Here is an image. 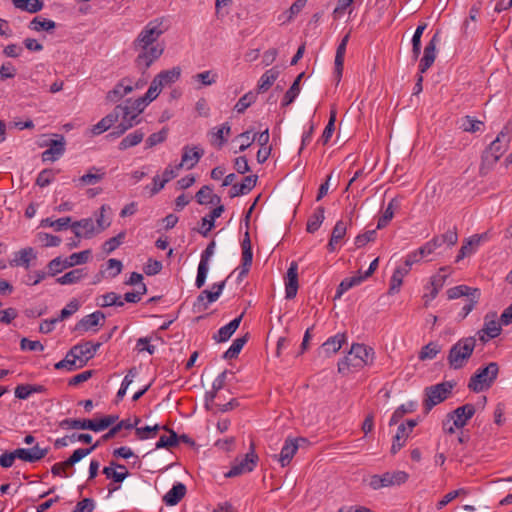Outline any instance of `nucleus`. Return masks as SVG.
<instances>
[{
    "label": "nucleus",
    "instance_id": "f257e3e1",
    "mask_svg": "<svg viewBox=\"0 0 512 512\" xmlns=\"http://www.w3.org/2000/svg\"><path fill=\"white\" fill-rule=\"evenodd\" d=\"M168 29L167 20L158 17L150 20L137 34L132 48L136 53L135 64L139 69H148L162 56L165 46L158 40Z\"/></svg>",
    "mask_w": 512,
    "mask_h": 512
},
{
    "label": "nucleus",
    "instance_id": "f03ea898",
    "mask_svg": "<svg viewBox=\"0 0 512 512\" xmlns=\"http://www.w3.org/2000/svg\"><path fill=\"white\" fill-rule=\"evenodd\" d=\"M374 350L364 344H352L348 354L338 362V372L348 374L353 370L371 365L374 361Z\"/></svg>",
    "mask_w": 512,
    "mask_h": 512
},
{
    "label": "nucleus",
    "instance_id": "7ed1b4c3",
    "mask_svg": "<svg viewBox=\"0 0 512 512\" xmlns=\"http://www.w3.org/2000/svg\"><path fill=\"white\" fill-rule=\"evenodd\" d=\"M100 347V343L85 342L74 346L66 357L55 364L56 369L66 368L72 371L77 368H81L90 358H92L97 349Z\"/></svg>",
    "mask_w": 512,
    "mask_h": 512
},
{
    "label": "nucleus",
    "instance_id": "20e7f679",
    "mask_svg": "<svg viewBox=\"0 0 512 512\" xmlns=\"http://www.w3.org/2000/svg\"><path fill=\"white\" fill-rule=\"evenodd\" d=\"M143 103L144 101L138 99L127 100L123 105L116 107V110H119L122 114L121 121L117 126L118 135L124 134L128 129L140 122L139 115L145 109Z\"/></svg>",
    "mask_w": 512,
    "mask_h": 512
},
{
    "label": "nucleus",
    "instance_id": "39448f33",
    "mask_svg": "<svg viewBox=\"0 0 512 512\" xmlns=\"http://www.w3.org/2000/svg\"><path fill=\"white\" fill-rule=\"evenodd\" d=\"M476 345L473 337L463 338L454 344L449 352L448 362L454 369L462 368L472 355Z\"/></svg>",
    "mask_w": 512,
    "mask_h": 512
},
{
    "label": "nucleus",
    "instance_id": "423d86ee",
    "mask_svg": "<svg viewBox=\"0 0 512 512\" xmlns=\"http://www.w3.org/2000/svg\"><path fill=\"white\" fill-rule=\"evenodd\" d=\"M117 420V416L107 415L100 420L64 419L59 425L63 429H89L94 432H100L113 425Z\"/></svg>",
    "mask_w": 512,
    "mask_h": 512
},
{
    "label": "nucleus",
    "instance_id": "0eeeda50",
    "mask_svg": "<svg viewBox=\"0 0 512 512\" xmlns=\"http://www.w3.org/2000/svg\"><path fill=\"white\" fill-rule=\"evenodd\" d=\"M499 373V365L490 362L486 367L477 370L471 377L468 387L474 392H481L489 389L496 380Z\"/></svg>",
    "mask_w": 512,
    "mask_h": 512
},
{
    "label": "nucleus",
    "instance_id": "6e6552de",
    "mask_svg": "<svg viewBox=\"0 0 512 512\" xmlns=\"http://www.w3.org/2000/svg\"><path fill=\"white\" fill-rule=\"evenodd\" d=\"M510 137L505 132H500L483 154V165L491 167L507 151Z\"/></svg>",
    "mask_w": 512,
    "mask_h": 512
},
{
    "label": "nucleus",
    "instance_id": "1a4fd4ad",
    "mask_svg": "<svg viewBox=\"0 0 512 512\" xmlns=\"http://www.w3.org/2000/svg\"><path fill=\"white\" fill-rule=\"evenodd\" d=\"M453 386L445 382L426 388L425 407L429 411L435 405L443 402L450 394Z\"/></svg>",
    "mask_w": 512,
    "mask_h": 512
},
{
    "label": "nucleus",
    "instance_id": "9d476101",
    "mask_svg": "<svg viewBox=\"0 0 512 512\" xmlns=\"http://www.w3.org/2000/svg\"><path fill=\"white\" fill-rule=\"evenodd\" d=\"M257 455L253 450L248 452L241 460H236L231 469L225 473V477H236L253 471L257 463Z\"/></svg>",
    "mask_w": 512,
    "mask_h": 512
},
{
    "label": "nucleus",
    "instance_id": "9b49d317",
    "mask_svg": "<svg viewBox=\"0 0 512 512\" xmlns=\"http://www.w3.org/2000/svg\"><path fill=\"white\" fill-rule=\"evenodd\" d=\"M501 321L498 319L496 312H489L484 317L483 328L480 331V339L486 341L500 335L502 328Z\"/></svg>",
    "mask_w": 512,
    "mask_h": 512
},
{
    "label": "nucleus",
    "instance_id": "f8f14e48",
    "mask_svg": "<svg viewBox=\"0 0 512 512\" xmlns=\"http://www.w3.org/2000/svg\"><path fill=\"white\" fill-rule=\"evenodd\" d=\"M71 228L78 238L90 239L99 234L92 218H84L71 224Z\"/></svg>",
    "mask_w": 512,
    "mask_h": 512
},
{
    "label": "nucleus",
    "instance_id": "ddd939ff",
    "mask_svg": "<svg viewBox=\"0 0 512 512\" xmlns=\"http://www.w3.org/2000/svg\"><path fill=\"white\" fill-rule=\"evenodd\" d=\"M105 320V315L100 312L96 311L94 313H91L89 315H86L83 317L75 326L76 331H80L82 333L88 332V331H97V327L99 325H103Z\"/></svg>",
    "mask_w": 512,
    "mask_h": 512
},
{
    "label": "nucleus",
    "instance_id": "4468645a",
    "mask_svg": "<svg viewBox=\"0 0 512 512\" xmlns=\"http://www.w3.org/2000/svg\"><path fill=\"white\" fill-rule=\"evenodd\" d=\"M438 37L434 35L424 48V55L420 60L419 71L425 73L434 63L437 53Z\"/></svg>",
    "mask_w": 512,
    "mask_h": 512
},
{
    "label": "nucleus",
    "instance_id": "2eb2a0df",
    "mask_svg": "<svg viewBox=\"0 0 512 512\" xmlns=\"http://www.w3.org/2000/svg\"><path fill=\"white\" fill-rule=\"evenodd\" d=\"M299 441H305L303 438H288L286 439L281 452L278 456V461L282 467H285L290 464L294 455L296 454L299 448Z\"/></svg>",
    "mask_w": 512,
    "mask_h": 512
},
{
    "label": "nucleus",
    "instance_id": "dca6fc26",
    "mask_svg": "<svg viewBox=\"0 0 512 512\" xmlns=\"http://www.w3.org/2000/svg\"><path fill=\"white\" fill-rule=\"evenodd\" d=\"M48 453V448H41L39 445H35L32 448H18L15 450V455L18 459L25 462H36L44 458Z\"/></svg>",
    "mask_w": 512,
    "mask_h": 512
},
{
    "label": "nucleus",
    "instance_id": "f3484780",
    "mask_svg": "<svg viewBox=\"0 0 512 512\" xmlns=\"http://www.w3.org/2000/svg\"><path fill=\"white\" fill-rule=\"evenodd\" d=\"M347 341V336L345 333H337L336 335L328 338L321 346L320 353H323L324 356L330 357L336 354L343 346V344Z\"/></svg>",
    "mask_w": 512,
    "mask_h": 512
},
{
    "label": "nucleus",
    "instance_id": "a211bd4d",
    "mask_svg": "<svg viewBox=\"0 0 512 512\" xmlns=\"http://www.w3.org/2000/svg\"><path fill=\"white\" fill-rule=\"evenodd\" d=\"M298 291V265L292 262L287 271L285 282L286 298L292 299L296 296Z\"/></svg>",
    "mask_w": 512,
    "mask_h": 512
},
{
    "label": "nucleus",
    "instance_id": "6ab92c4d",
    "mask_svg": "<svg viewBox=\"0 0 512 512\" xmlns=\"http://www.w3.org/2000/svg\"><path fill=\"white\" fill-rule=\"evenodd\" d=\"M65 152V139L60 136L59 140H51L49 148L42 153V160L44 162H54L58 160Z\"/></svg>",
    "mask_w": 512,
    "mask_h": 512
},
{
    "label": "nucleus",
    "instance_id": "aec40b11",
    "mask_svg": "<svg viewBox=\"0 0 512 512\" xmlns=\"http://www.w3.org/2000/svg\"><path fill=\"white\" fill-rule=\"evenodd\" d=\"M204 151L197 147L185 146L183 148L181 162L177 164L180 168L186 166L187 169H192L203 156Z\"/></svg>",
    "mask_w": 512,
    "mask_h": 512
},
{
    "label": "nucleus",
    "instance_id": "412c9836",
    "mask_svg": "<svg viewBox=\"0 0 512 512\" xmlns=\"http://www.w3.org/2000/svg\"><path fill=\"white\" fill-rule=\"evenodd\" d=\"M475 406L472 404H465L455 409L449 415L454 419V425L464 427L469 419L475 414Z\"/></svg>",
    "mask_w": 512,
    "mask_h": 512
},
{
    "label": "nucleus",
    "instance_id": "4be33fe9",
    "mask_svg": "<svg viewBox=\"0 0 512 512\" xmlns=\"http://www.w3.org/2000/svg\"><path fill=\"white\" fill-rule=\"evenodd\" d=\"M484 235L475 234L466 239L460 248L459 254L456 257V262L464 259L465 257L473 254L479 247Z\"/></svg>",
    "mask_w": 512,
    "mask_h": 512
},
{
    "label": "nucleus",
    "instance_id": "5701e85b",
    "mask_svg": "<svg viewBox=\"0 0 512 512\" xmlns=\"http://www.w3.org/2000/svg\"><path fill=\"white\" fill-rule=\"evenodd\" d=\"M181 76V68L180 67H173L168 70L161 71L158 73L154 80L158 82V85H160L162 88L165 86L171 85L179 80Z\"/></svg>",
    "mask_w": 512,
    "mask_h": 512
},
{
    "label": "nucleus",
    "instance_id": "b1692460",
    "mask_svg": "<svg viewBox=\"0 0 512 512\" xmlns=\"http://www.w3.org/2000/svg\"><path fill=\"white\" fill-rule=\"evenodd\" d=\"M103 473L108 479L120 483L128 476V470L124 465L111 462L110 466L104 467Z\"/></svg>",
    "mask_w": 512,
    "mask_h": 512
},
{
    "label": "nucleus",
    "instance_id": "393cba45",
    "mask_svg": "<svg viewBox=\"0 0 512 512\" xmlns=\"http://www.w3.org/2000/svg\"><path fill=\"white\" fill-rule=\"evenodd\" d=\"M347 227H348V223L343 220H339L336 222V224L332 230L330 241L327 246L330 252L335 251L336 246L338 244H340L342 239L345 237L346 232H347Z\"/></svg>",
    "mask_w": 512,
    "mask_h": 512
},
{
    "label": "nucleus",
    "instance_id": "a878e982",
    "mask_svg": "<svg viewBox=\"0 0 512 512\" xmlns=\"http://www.w3.org/2000/svg\"><path fill=\"white\" fill-rule=\"evenodd\" d=\"M257 176H246L240 184H234L230 189V197H237L249 193L256 185Z\"/></svg>",
    "mask_w": 512,
    "mask_h": 512
},
{
    "label": "nucleus",
    "instance_id": "bb28decb",
    "mask_svg": "<svg viewBox=\"0 0 512 512\" xmlns=\"http://www.w3.org/2000/svg\"><path fill=\"white\" fill-rule=\"evenodd\" d=\"M230 125L228 123H224L219 127H215L210 133V143L217 147L221 148L226 142L227 136L230 134Z\"/></svg>",
    "mask_w": 512,
    "mask_h": 512
},
{
    "label": "nucleus",
    "instance_id": "cd10ccee",
    "mask_svg": "<svg viewBox=\"0 0 512 512\" xmlns=\"http://www.w3.org/2000/svg\"><path fill=\"white\" fill-rule=\"evenodd\" d=\"M243 314H241L239 317L233 319L228 324L224 325L218 330V333L214 336V339L218 342H225L227 341L238 329L241 320H242Z\"/></svg>",
    "mask_w": 512,
    "mask_h": 512
},
{
    "label": "nucleus",
    "instance_id": "c85d7f7f",
    "mask_svg": "<svg viewBox=\"0 0 512 512\" xmlns=\"http://www.w3.org/2000/svg\"><path fill=\"white\" fill-rule=\"evenodd\" d=\"M224 211L223 206H218L214 208L208 215L202 218V223L199 232L203 236H207L208 233L212 230L214 227L215 219L221 216L222 212Z\"/></svg>",
    "mask_w": 512,
    "mask_h": 512
},
{
    "label": "nucleus",
    "instance_id": "c756f323",
    "mask_svg": "<svg viewBox=\"0 0 512 512\" xmlns=\"http://www.w3.org/2000/svg\"><path fill=\"white\" fill-rule=\"evenodd\" d=\"M118 113H110L103 117L98 123L93 125L89 132L92 136H97L107 131L117 120Z\"/></svg>",
    "mask_w": 512,
    "mask_h": 512
},
{
    "label": "nucleus",
    "instance_id": "7c9ffc66",
    "mask_svg": "<svg viewBox=\"0 0 512 512\" xmlns=\"http://www.w3.org/2000/svg\"><path fill=\"white\" fill-rule=\"evenodd\" d=\"M105 177V172L102 168L91 167L86 174L81 176L78 181L81 185H95L102 181Z\"/></svg>",
    "mask_w": 512,
    "mask_h": 512
},
{
    "label": "nucleus",
    "instance_id": "2f4dec72",
    "mask_svg": "<svg viewBox=\"0 0 512 512\" xmlns=\"http://www.w3.org/2000/svg\"><path fill=\"white\" fill-rule=\"evenodd\" d=\"M185 493V485L177 483L165 494L164 502L169 506H174L184 497Z\"/></svg>",
    "mask_w": 512,
    "mask_h": 512
},
{
    "label": "nucleus",
    "instance_id": "473e14b6",
    "mask_svg": "<svg viewBox=\"0 0 512 512\" xmlns=\"http://www.w3.org/2000/svg\"><path fill=\"white\" fill-rule=\"evenodd\" d=\"M87 273L84 268H78L71 270L61 277L56 279V282L60 285H71L80 282L83 278H85Z\"/></svg>",
    "mask_w": 512,
    "mask_h": 512
},
{
    "label": "nucleus",
    "instance_id": "72a5a7b5",
    "mask_svg": "<svg viewBox=\"0 0 512 512\" xmlns=\"http://www.w3.org/2000/svg\"><path fill=\"white\" fill-rule=\"evenodd\" d=\"M409 273V267L400 266L395 269L390 280L389 293H398L404 277Z\"/></svg>",
    "mask_w": 512,
    "mask_h": 512
},
{
    "label": "nucleus",
    "instance_id": "f704fd0d",
    "mask_svg": "<svg viewBox=\"0 0 512 512\" xmlns=\"http://www.w3.org/2000/svg\"><path fill=\"white\" fill-rule=\"evenodd\" d=\"M224 286L225 282H221L219 284L213 285L212 288L216 289L215 291L203 290L197 298L198 303H203L204 301H207V303L205 304L206 308L207 304L213 303L219 298L224 289Z\"/></svg>",
    "mask_w": 512,
    "mask_h": 512
},
{
    "label": "nucleus",
    "instance_id": "c9c22d12",
    "mask_svg": "<svg viewBox=\"0 0 512 512\" xmlns=\"http://www.w3.org/2000/svg\"><path fill=\"white\" fill-rule=\"evenodd\" d=\"M15 8L29 13H36L43 9L41 0H11Z\"/></svg>",
    "mask_w": 512,
    "mask_h": 512
},
{
    "label": "nucleus",
    "instance_id": "e433bc0d",
    "mask_svg": "<svg viewBox=\"0 0 512 512\" xmlns=\"http://www.w3.org/2000/svg\"><path fill=\"white\" fill-rule=\"evenodd\" d=\"M192 80L197 83L196 89H201L204 86H211L217 81V74L211 70L203 71L195 74Z\"/></svg>",
    "mask_w": 512,
    "mask_h": 512
},
{
    "label": "nucleus",
    "instance_id": "4c0bfd02",
    "mask_svg": "<svg viewBox=\"0 0 512 512\" xmlns=\"http://www.w3.org/2000/svg\"><path fill=\"white\" fill-rule=\"evenodd\" d=\"M479 12L480 7L478 5L471 7L469 17L464 21L462 26V32L465 36H469L476 31V21Z\"/></svg>",
    "mask_w": 512,
    "mask_h": 512
},
{
    "label": "nucleus",
    "instance_id": "58836bf2",
    "mask_svg": "<svg viewBox=\"0 0 512 512\" xmlns=\"http://www.w3.org/2000/svg\"><path fill=\"white\" fill-rule=\"evenodd\" d=\"M325 219V210L323 207H318L315 209L313 214L309 217L307 221V231L309 233L316 232L320 226L322 225Z\"/></svg>",
    "mask_w": 512,
    "mask_h": 512
},
{
    "label": "nucleus",
    "instance_id": "ea45409f",
    "mask_svg": "<svg viewBox=\"0 0 512 512\" xmlns=\"http://www.w3.org/2000/svg\"><path fill=\"white\" fill-rule=\"evenodd\" d=\"M36 255L34 250L30 247L21 249L17 252L14 260L11 262L14 266H24L26 268L29 267L31 260L35 259Z\"/></svg>",
    "mask_w": 512,
    "mask_h": 512
},
{
    "label": "nucleus",
    "instance_id": "a19ab883",
    "mask_svg": "<svg viewBox=\"0 0 512 512\" xmlns=\"http://www.w3.org/2000/svg\"><path fill=\"white\" fill-rule=\"evenodd\" d=\"M365 279V276L361 273L359 275L343 279L337 288L335 297L340 298L346 291H348L349 289L356 285H359Z\"/></svg>",
    "mask_w": 512,
    "mask_h": 512
},
{
    "label": "nucleus",
    "instance_id": "79ce46f5",
    "mask_svg": "<svg viewBox=\"0 0 512 512\" xmlns=\"http://www.w3.org/2000/svg\"><path fill=\"white\" fill-rule=\"evenodd\" d=\"M145 133L142 130H136L127 136H125L121 142L119 143L120 150H126L128 148L134 147L142 142L144 139Z\"/></svg>",
    "mask_w": 512,
    "mask_h": 512
},
{
    "label": "nucleus",
    "instance_id": "37998d69",
    "mask_svg": "<svg viewBox=\"0 0 512 512\" xmlns=\"http://www.w3.org/2000/svg\"><path fill=\"white\" fill-rule=\"evenodd\" d=\"M56 27V23L53 20L35 17L32 21L29 23V28L36 32L41 31H53Z\"/></svg>",
    "mask_w": 512,
    "mask_h": 512
},
{
    "label": "nucleus",
    "instance_id": "c03bdc74",
    "mask_svg": "<svg viewBox=\"0 0 512 512\" xmlns=\"http://www.w3.org/2000/svg\"><path fill=\"white\" fill-rule=\"evenodd\" d=\"M110 207L107 205H102L99 209V213L96 218V228L99 233L106 230L111 225V219L109 217Z\"/></svg>",
    "mask_w": 512,
    "mask_h": 512
},
{
    "label": "nucleus",
    "instance_id": "a18cd8bd",
    "mask_svg": "<svg viewBox=\"0 0 512 512\" xmlns=\"http://www.w3.org/2000/svg\"><path fill=\"white\" fill-rule=\"evenodd\" d=\"M278 76H279V70L277 68H272V69L266 71L260 77V80L258 83L259 90L262 92L268 90L273 85V83L278 78Z\"/></svg>",
    "mask_w": 512,
    "mask_h": 512
},
{
    "label": "nucleus",
    "instance_id": "49530a36",
    "mask_svg": "<svg viewBox=\"0 0 512 512\" xmlns=\"http://www.w3.org/2000/svg\"><path fill=\"white\" fill-rule=\"evenodd\" d=\"M303 73L299 74L296 79L294 80L293 84L289 88V90L285 93V96L282 101V106H288L290 105L296 97L300 93V81L303 77Z\"/></svg>",
    "mask_w": 512,
    "mask_h": 512
},
{
    "label": "nucleus",
    "instance_id": "de8ad7c7",
    "mask_svg": "<svg viewBox=\"0 0 512 512\" xmlns=\"http://www.w3.org/2000/svg\"><path fill=\"white\" fill-rule=\"evenodd\" d=\"M459 126L465 132L475 133L481 130L483 122L471 116H465L460 119Z\"/></svg>",
    "mask_w": 512,
    "mask_h": 512
},
{
    "label": "nucleus",
    "instance_id": "09e8293b",
    "mask_svg": "<svg viewBox=\"0 0 512 512\" xmlns=\"http://www.w3.org/2000/svg\"><path fill=\"white\" fill-rule=\"evenodd\" d=\"M346 53V46L341 44L338 45L335 55V70L334 75L337 82L340 81L342 77L343 67H344V57Z\"/></svg>",
    "mask_w": 512,
    "mask_h": 512
},
{
    "label": "nucleus",
    "instance_id": "8fccbe9b",
    "mask_svg": "<svg viewBox=\"0 0 512 512\" xmlns=\"http://www.w3.org/2000/svg\"><path fill=\"white\" fill-rule=\"evenodd\" d=\"M161 429H164L169 432L168 436H161L156 443V449L161 448H169L173 447L178 443V436L173 430H169L166 426H161Z\"/></svg>",
    "mask_w": 512,
    "mask_h": 512
},
{
    "label": "nucleus",
    "instance_id": "3c124183",
    "mask_svg": "<svg viewBox=\"0 0 512 512\" xmlns=\"http://www.w3.org/2000/svg\"><path fill=\"white\" fill-rule=\"evenodd\" d=\"M100 307H109V306H123V301L121 300L120 295L115 292L106 293L98 298L97 302Z\"/></svg>",
    "mask_w": 512,
    "mask_h": 512
},
{
    "label": "nucleus",
    "instance_id": "603ef678",
    "mask_svg": "<svg viewBox=\"0 0 512 512\" xmlns=\"http://www.w3.org/2000/svg\"><path fill=\"white\" fill-rule=\"evenodd\" d=\"M161 429V426L155 424L153 426H145L135 429V435L139 440H146L155 438Z\"/></svg>",
    "mask_w": 512,
    "mask_h": 512
},
{
    "label": "nucleus",
    "instance_id": "864d4df0",
    "mask_svg": "<svg viewBox=\"0 0 512 512\" xmlns=\"http://www.w3.org/2000/svg\"><path fill=\"white\" fill-rule=\"evenodd\" d=\"M474 289L475 288H471L466 285L455 286L447 290V297L449 300L458 299L462 296H467L469 298L472 296Z\"/></svg>",
    "mask_w": 512,
    "mask_h": 512
},
{
    "label": "nucleus",
    "instance_id": "5fc2aeb1",
    "mask_svg": "<svg viewBox=\"0 0 512 512\" xmlns=\"http://www.w3.org/2000/svg\"><path fill=\"white\" fill-rule=\"evenodd\" d=\"M71 223L70 217H63L59 218L57 220H52L51 218H45L41 220L40 225L42 227H51L54 228L56 231H61L69 226Z\"/></svg>",
    "mask_w": 512,
    "mask_h": 512
},
{
    "label": "nucleus",
    "instance_id": "6e6d98bb",
    "mask_svg": "<svg viewBox=\"0 0 512 512\" xmlns=\"http://www.w3.org/2000/svg\"><path fill=\"white\" fill-rule=\"evenodd\" d=\"M441 351V346L435 342H430L422 348L419 353L420 360H431L434 359L437 354Z\"/></svg>",
    "mask_w": 512,
    "mask_h": 512
},
{
    "label": "nucleus",
    "instance_id": "4d7b16f0",
    "mask_svg": "<svg viewBox=\"0 0 512 512\" xmlns=\"http://www.w3.org/2000/svg\"><path fill=\"white\" fill-rule=\"evenodd\" d=\"M256 139V133H254L252 130L245 131L241 134H239L235 141L239 143V151H245L247 148L251 146V144Z\"/></svg>",
    "mask_w": 512,
    "mask_h": 512
},
{
    "label": "nucleus",
    "instance_id": "13d9d810",
    "mask_svg": "<svg viewBox=\"0 0 512 512\" xmlns=\"http://www.w3.org/2000/svg\"><path fill=\"white\" fill-rule=\"evenodd\" d=\"M162 89L163 88L160 85H158V82H156L153 79L146 94L143 97L138 98V100L144 101L143 105L146 107L150 102H152L159 96Z\"/></svg>",
    "mask_w": 512,
    "mask_h": 512
},
{
    "label": "nucleus",
    "instance_id": "bf43d9fd",
    "mask_svg": "<svg viewBox=\"0 0 512 512\" xmlns=\"http://www.w3.org/2000/svg\"><path fill=\"white\" fill-rule=\"evenodd\" d=\"M368 485L373 490H379L381 488L390 487L387 472H385L382 475L375 474L370 476L368 480Z\"/></svg>",
    "mask_w": 512,
    "mask_h": 512
},
{
    "label": "nucleus",
    "instance_id": "052dcab7",
    "mask_svg": "<svg viewBox=\"0 0 512 512\" xmlns=\"http://www.w3.org/2000/svg\"><path fill=\"white\" fill-rule=\"evenodd\" d=\"M196 199L200 204H211L214 199L219 201V198L212 193V189L209 186H203L196 194Z\"/></svg>",
    "mask_w": 512,
    "mask_h": 512
},
{
    "label": "nucleus",
    "instance_id": "680f3d73",
    "mask_svg": "<svg viewBox=\"0 0 512 512\" xmlns=\"http://www.w3.org/2000/svg\"><path fill=\"white\" fill-rule=\"evenodd\" d=\"M441 246V241L439 237H434L430 241L426 242L424 245H422L417 250L419 251V254L422 256V258H426L434 251Z\"/></svg>",
    "mask_w": 512,
    "mask_h": 512
},
{
    "label": "nucleus",
    "instance_id": "e2e57ef3",
    "mask_svg": "<svg viewBox=\"0 0 512 512\" xmlns=\"http://www.w3.org/2000/svg\"><path fill=\"white\" fill-rule=\"evenodd\" d=\"M226 378H227V371H223L213 381L212 391L208 394V397L211 402H213L214 399L217 397L218 391L224 387Z\"/></svg>",
    "mask_w": 512,
    "mask_h": 512
},
{
    "label": "nucleus",
    "instance_id": "0e129e2a",
    "mask_svg": "<svg viewBox=\"0 0 512 512\" xmlns=\"http://www.w3.org/2000/svg\"><path fill=\"white\" fill-rule=\"evenodd\" d=\"M246 343L245 337L237 338L233 341L232 345L229 347V349L224 353V358L226 359H233L235 358L240 351L242 350L244 344Z\"/></svg>",
    "mask_w": 512,
    "mask_h": 512
},
{
    "label": "nucleus",
    "instance_id": "69168bd1",
    "mask_svg": "<svg viewBox=\"0 0 512 512\" xmlns=\"http://www.w3.org/2000/svg\"><path fill=\"white\" fill-rule=\"evenodd\" d=\"M466 494V491L464 489H457L448 492L445 494L441 500H439L436 504V509L441 510L443 509L447 504H449L451 501L459 497L460 495Z\"/></svg>",
    "mask_w": 512,
    "mask_h": 512
},
{
    "label": "nucleus",
    "instance_id": "338daca9",
    "mask_svg": "<svg viewBox=\"0 0 512 512\" xmlns=\"http://www.w3.org/2000/svg\"><path fill=\"white\" fill-rule=\"evenodd\" d=\"M17 75V69L10 61L4 62L0 67V80L12 79Z\"/></svg>",
    "mask_w": 512,
    "mask_h": 512
},
{
    "label": "nucleus",
    "instance_id": "774afa93",
    "mask_svg": "<svg viewBox=\"0 0 512 512\" xmlns=\"http://www.w3.org/2000/svg\"><path fill=\"white\" fill-rule=\"evenodd\" d=\"M254 101L255 95L251 92L246 93L237 101L234 108L238 113H243Z\"/></svg>",
    "mask_w": 512,
    "mask_h": 512
}]
</instances>
